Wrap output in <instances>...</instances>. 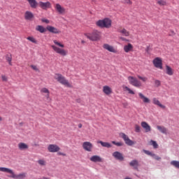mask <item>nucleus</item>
I'll list each match as a JSON object with an SVG mask.
<instances>
[{
    "instance_id": "4468645a",
    "label": "nucleus",
    "mask_w": 179,
    "mask_h": 179,
    "mask_svg": "<svg viewBox=\"0 0 179 179\" xmlns=\"http://www.w3.org/2000/svg\"><path fill=\"white\" fill-rule=\"evenodd\" d=\"M90 160L93 162V163H101L103 162V159L99 155H93L90 158Z\"/></svg>"
},
{
    "instance_id": "393cba45",
    "label": "nucleus",
    "mask_w": 179,
    "mask_h": 179,
    "mask_svg": "<svg viewBox=\"0 0 179 179\" xmlns=\"http://www.w3.org/2000/svg\"><path fill=\"white\" fill-rule=\"evenodd\" d=\"M28 2L31 8H32L33 9H36V8H37V6L38 5L36 0H28Z\"/></svg>"
},
{
    "instance_id": "de8ad7c7",
    "label": "nucleus",
    "mask_w": 179,
    "mask_h": 179,
    "mask_svg": "<svg viewBox=\"0 0 179 179\" xmlns=\"http://www.w3.org/2000/svg\"><path fill=\"white\" fill-rule=\"evenodd\" d=\"M155 84L156 85V86H157V87H159V86H160V85H161L160 80H156L155 81Z\"/></svg>"
},
{
    "instance_id": "58836bf2",
    "label": "nucleus",
    "mask_w": 179,
    "mask_h": 179,
    "mask_svg": "<svg viewBox=\"0 0 179 179\" xmlns=\"http://www.w3.org/2000/svg\"><path fill=\"white\" fill-rule=\"evenodd\" d=\"M41 92H42V93H47V97H50V91L48 90V89L47 88H43Z\"/></svg>"
},
{
    "instance_id": "e433bc0d",
    "label": "nucleus",
    "mask_w": 179,
    "mask_h": 179,
    "mask_svg": "<svg viewBox=\"0 0 179 179\" xmlns=\"http://www.w3.org/2000/svg\"><path fill=\"white\" fill-rule=\"evenodd\" d=\"M157 3H159L160 6H166V5H167V3L164 0H159L157 1Z\"/></svg>"
},
{
    "instance_id": "2eb2a0df",
    "label": "nucleus",
    "mask_w": 179,
    "mask_h": 179,
    "mask_svg": "<svg viewBox=\"0 0 179 179\" xmlns=\"http://www.w3.org/2000/svg\"><path fill=\"white\" fill-rule=\"evenodd\" d=\"M103 48H104V50H107L110 52H117V50L114 48V47L110 45L108 43H104L103 45Z\"/></svg>"
},
{
    "instance_id": "cd10ccee",
    "label": "nucleus",
    "mask_w": 179,
    "mask_h": 179,
    "mask_svg": "<svg viewBox=\"0 0 179 179\" xmlns=\"http://www.w3.org/2000/svg\"><path fill=\"white\" fill-rule=\"evenodd\" d=\"M97 143H100V145H101L103 148H111V144H110V143H108V142H103L101 141H97Z\"/></svg>"
},
{
    "instance_id": "f3484780",
    "label": "nucleus",
    "mask_w": 179,
    "mask_h": 179,
    "mask_svg": "<svg viewBox=\"0 0 179 179\" xmlns=\"http://www.w3.org/2000/svg\"><path fill=\"white\" fill-rule=\"evenodd\" d=\"M103 92L105 94L108 96L113 93V90H111V87H110L109 86L105 85L103 87Z\"/></svg>"
},
{
    "instance_id": "6e6d98bb",
    "label": "nucleus",
    "mask_w": 179,
    "mask_h": 179,
    "mask_svg": "<svg viewBox=\"0 0 179 179\" xmlns=\"http://www.w3.org/2000/svg\"><path fill=\"white\" fill-rule=\"evenodd\" d=\"M124 179H131V178H125Z\"/></svg>"
},
{
    "instance_id": "9b49d317",
    "label": "nucleus",
    "mask_w": 179,
    "mask_h": 179,
    "mask_svg": "<svg viewBox=\"0 0 179 179\" xmlns=\"http://www.w3.org/2000/svg\"><path fill=\"white\" fill-rule=\"evenodd\" d=\"M38 6L41 8V9H43L44 10H47L48 9H49V8H51V3H50V1H47V2L40 1L38 3Z\"/></svg>"
},
{
    "instance_id": "dca6fc26",
    "label": "nucleus",
    "mask_w": 179,
    "mask_h": 179,
    "mask_svg": "<svg viewBox=\"0 0 179 179\" xmlns=\"http://www.w3.org/2000/svg\"><path fill=\"white\" fill-rule=\"evenodd\" d=\"M141 127L145 129V132H150V131H152V127H150V125L146 122H142Z\"/></svg>"
},
{
    "instance_id": "6ab92c4d",
    "label": "nucleus",
    "mask_w": 179,
    "mask_h": 179,
    "mask_svg": "<svg viewBox=\"0 0 179 179\" xmlns=\"http://www.w3.org/2000/svg\"><path fill=\"white\" fill-rule=\"evenodd\" d=\"M34 17V15H33V13L30 11H26L24 13V19L26 20H31Z\"/></svg>"
},
{
    "instance_id": "c85d7f7f",
    "label": "nucleus",
    "mask_w": 179,
    "mask_h": 179,
    "mask_svg": "<svg viewBox=\"0 0 179 179\" xmlns=\"http://www.w3.org/2000/svg\"><path fill=\"white\" fill-rule=\"evenodd\" d=\"M36 30L37 31H39L40 33H45V31H47V29L45 28H44V27H43L41 25L36 26Z\"/></svg>"
},
{
    "instance_id": "4be33fe9",
    "label": "nucleus",
    "mask_w": 179,
    "mask_h": 179,
    "mask_svg": "<svg viewBox=\"0 0 179 179\" xmlns=\"http://www.w3.org/2000/svg\"><path fill=\"white\" fill-rule=\"evenodd\" d=\"M153 104H155V106H159L161 108H166V106H164L163 104L160 103V101L157 100L156 98H153L152 99Z\"/></svg>"
},
{
    "instance_id": "4c0bfd02",
    "label": "nucleus",
    "mask_w": 179,
    "mask_h": 179,
    "mask_svg": "<svg viewBox=\"0 0 179 179\" xmlns=\"http://www.w3.org/2000/svg\"><path fill=\"white\" fill-rule=\"evenodd\" d=\"M124 90H127L129 94H135V92L127 86L124 87Z\"/></svg>"
},
{
    "instance_id": "9d476101",
    "label": "nucleus",
    "mask_w": 179,
    "mask_h": 179,
    "mask_svg": "<svg viewBox=\"0 0 179 179\" xmlns=\"http://www.w3.org/2000/svg\"><path fill=\"white\" fill-rule=\"evenodd\" d=\"M83 148L87 152H92L93 144L89 141H85L83 143Z\"/></svg>"
},
{
    "instance_id": "1a4fd4ad",
    "label": "nucleus",
    "mask_w": 179,
    "mask_h": 179,
    "mask_svg": "<svg viewBox=\"0 0 179 179\" xmlns=\"http://www.w3.org/2000/svg\"><path fill=\"white\" fill-rule=\"evenodd\" d=\"M153 64L155 68H159V69H163V61L160 57H156L153 60Z\"/></svg>"
},
{
    "instance_id": "aec40b11",
    "label": "nucleus",
    "mask_w": 179,
    "mask_h": 179,
    "mask_svg": "<svg viewBox=\"0 0 179 179\" xmlns=\"http://www.w3.org/2000/svg\"><path fill=\"white\" fill-rule=\"evenodd\" d=\"M55 9L59 13H60V15H62V13H65V8L61 6L59 3L56 4Z\"/></svg>"
},
{
    "instance_id": "7c9ffc66",
    "label": "nucleus",
    "mask_w": 179,
    "mask_h": 179,
    "mask_svg": "<svg viewBox=\"0 0 179 179\" xmlns=\"http://www.w3.org/2000/svg\"><path fill=\"white\" fill-rule=\"evenodd\" d=\"M6 59L8 62L9 65L12 66V55H6Z\"/></svg>"
},
{
    "instance_id": "a18cd8bd",
    "label": "nucleus",
    "mask_w": 179,
    "mask_h": 179,
    "mask_svg": "<svg viewBox=\"0 0 179 179\" xmlns=\"http://www.w3.org/2000/svg\"><path fill=\"white\" fill-rule=\"evenodd\" d=\"M124 3H127L128 5H132V1L131 0H124Z\"/></svg>"
},
{
    "instance_id": "f03ea898",
    "label": "nucleus",
    "mask_w": 179,
    "mask_h": 179,
    "mask_svg": "<svg viewBox=\"0 0 179 179\" xmlns=\"http://www.w3.org/2000/svg\"><path fill=\"white\" fill-rule=\"evenodd\" d=\"M84 36L90 40V41H99L101 38V32L97 30H94L91 33H85Z\"/></svg>"
},
{
    "instance_id": "20e7f679",
    "label": "nucleus",
    "mask_w": 179,
    "mask_h": 179,
    "mask_svg": "<svg viewBox=\"0 0 179 179\" xmlns=\"http://www.w3.org/2000/svg\"><path fill=\"white\" fill-rule=\"evenodd\" d=\"M55 79L59 82V83H61V85H64V86H66L67 87H72V85L69 83V81L66 80L62 74L56 73L54 76Z\"/></svg>"
},
{
    "instance_id": "f704fd0d",
    "label": "nucleus",
    "mask_w": 179,
    "mask_h": 179,
    "mask_svg": "<svg viewBox=\"0 0 179 179\" xmlns=\"http://www.w3.org/2000/svg\"><path fill=\"white\" fill-rule=\"evenodd\" d=\"M38 164L40 166H47V162H45L44 159H39L38 160Z\"/></svg>"
},
{
    "instance_id": "a878e982",
    "label": "nucleus",
    "mask_w": 179,
    "mask_h": 179,
    "mask_svg": "<svg viewBox=\"0 0 179 179\" xmlns=\"http://www.w3.org/2000/svg\"><path fill=\"white\" fill-rule=\"evenodd\" d=\"M157 129L162 134H164L165 135H167V129L164 127V126H157Z\"/></svg>"
},
{
    "instance_id": "412c9836",
    "label": "nucleus",
    "mask_w": 179,
    "mask_h": 179,
    "mask_svg": "<svg viewBox=\"0 0 179 179\" xmlns=\"http://www.w3.org/2000/svg\"><path fill=\"white\" fill-rule=\"evenodd\" d=\"M18 149H20V150H26L29 149V145L24 143H19Z\"/></svg>"
},
{
    "instance_id": "72a5a7b5",
    "label": "nucleus",
    "mask_w": 179,
    "mask_h": 179,
    "mask_svg": "<svg viewBox=\"0 0 179 179\" xmlns=\"http://www.w3.org/2000/svg\"><path fill=\"white\" fill-rule=\"evenodd\" d=\"M150 145L153 146L154 149H157L159 148V145L157 144V143L153 140L150 141Z\"/></svg>"
},
{
    "instance_id": "4d7b16f0",
    "label": "nucleus",
    "mask_w": 179,
    "mask_h": 179,
    "mask_svg": "<svg viewBox=\"0 0 179 179\" xmlns=\"http://www.w3.org/2000/svg\"><path fill=\"white\" fill-rule=\"evenodd\" d=\"M124 106H128V103H124Z\"/></svg>"
},
{
    "instance_id": "09e8293b",
    "label": "nucleus",
    "mask_w": 179,
    "mask_h": 179,
    "mask_svg": "<svg viewBox=\"0 0 179 179\" xmlns=\"http://www.w3.org/2000/svg\"><path fill=\"white\" fill-rule=\"evenodd\" d=\"M41 22H43V23H46L47 24H48V23H50V21L48 19H45V18H43L41 20Z\"/></svg>"
},
{
    "instance_id": "13d9d810",
    "label": "nucleus",
    "mask_w": 179,
    "mask_h": 179,
    "mask_svg": "<svg viewBox=\"0 0 179 179\" xmlns=\"http://www.w3.org/2000/svg\"><path fill=\"white\" fill-rule=\"evenodd\" d=\"M2 121V117H0V122Z\"/></svg>"
},
{
    "instance_id": "79ce46f5",
    "label": "nucleus",
    "mask_w": 179,
    "mask_h": 179,
    "mask_svg": "<svg viewBox=\"0 0 179 179\" xmlns=\"http://www.w3.org/2000/svg\"><path fill=\"white\" fill-rule=\"evenodd\" d=\"M135 131L136 132H141V126L136 124L135 125Z\"/></svg>"
},
{
    "instance_id": "2f4dec72",
    "label": "nucleus",
    "mask_w": 179,
    "mask_h": 179,
    "mask_svg": "<svg viewBox=\"0 0 179 179\" xmlns=\"http://www.w3.org/2000/svg\"><path fill=\"white\" fill-rule=\"evenodd\" d=\"M171 164L176 169H179V161H171Z\"/></svg>"
},
{
    "instance_id": "a19ab883",
    "label": "nucleus",
    "mask_w": 179,
    "mask_h": 179,
    "mask_svg": "<svg viewBox=\"0 0 179 179\" xmlns=\"http://www.w3.org/2000/svg\"><path fill=\"white\" fill-rule=\"evenodd\" d=\"M138 78L143 82H146L148 80V78H146V77H142L141 76H138Z\"/></svg>"
},
{
    "instance_id": "5701e85b",
    "label": "nucleus",
    "mask_w": 179,
    "mask_h": 179,
    "mask_svg": "<svg viewBox=\"0 0 179 179\" xmlns=\"http://www.w3.org/2000/svg\"><path fill=\"white\" fill-rule=\"evenodd\" d=\"M138 96L141 100H143V103H150V99H149L148 97L145 96L143 94L139 92Z\"/></svg>"
},
{
    "instance_id": "39448f33",
    "label": "nucleus",
    "mask_w": 179,
    "mask_h": 179,
    "mask_svg": "<svg viewBox=\"0 0 179 179\" xmlns=\"http://www.w3.org/2000/svg\"><path fill=\"white\" fill-rule=\"evenodd\" d=\"M128 80L129 83L132 86H134V87H141V86H142V83H141V81L138 80V79L134 76H129Z\"/></svg>"
},
{
    "instance_id": "7ed1b4c3",
    "label": "nucleus",
    "mask_w": 179,
    "mask_h": 179,
    "mask_svg": "<svg viewBox=\"0 0 179 179\" xmlns=\"http://www.w3.org/2000/svg\"><path fill=\"white\" fill-rule=\"evenodd\" d=\"M113 21L109 18H104L103 20H99L96 22V24L98 27L101 29H110Z\"/></svg>"
},
{
    "instance_id": "37998d69",
    "label": "nucleus",
    "mask_w": 179,
    "mask_h": 179,
    "mask_svg": "<svg viewBox=\"0 0 179 179\" xmlns=\"http://www.w3.org/2000/svg\"><path fill=\"white\" fill-rule=\"evenodd\" d=\"M112 143H113V145H115L116 146H122V143H121V142L117 143V142H115V141H112Z\"/></svg>"
},
{
    "instance_id": "8fccbe9b",
    "label": "nucleus",
    "mask_w": 179,
    "mask_h": 179,
    "mask_svg": "<svg viewBox=\"0 0 179 179\" xmlns=\"http://www.w3.org/2000/svg\"><path fill=\"white\" fill-rule=\"evenodd\" d=\"M31 68L34 69V71H38V68H37V66L31 65Z\"/></svg>"
},
{
    "instance_id": "ea45409f",
    "label": "nucleus",
    "mask_w": 179,
    "mask_h": 179,
    "mask_svg": "<svg viewBox=\"0 0 179 179\" xmlns=\"http://www.w3.org/2000/svg\"><path fill=\"white\" fill-rule=\"evenodd\" d=\"M143 152H144V153H145V155H148V156H151V157L152 156H155V154L150 152V151H149V150H143Z\"/></svg>"
},
{
    "instance_id": "3c124183",
    "label": "nucleus",
    "mask_w": 179,
    "mask_h": 179,
    "mask_svg": "<svg viewBox=\"0 0 179 179\" xmlns=\"http://www.w3.org/2000/svg\"><path fill=\"white\" fill-rule=\"evenodd\" d=\"M57 155H59V156H66V154L61 152H58Z\"/></svg>"
},
{
    "instance_id": "0eeeda50",
    "label": "nucleus",
    "mask_w": 179,
    "mask_h": 179,
    "mask_svg": "<svg viewBox=\"0 0 179 179\" xmlns=\"http://www.w3.org/2000/svg\"><path fill=\"white\" fill-rule=\"evenodd\" d=\"M120 136L122 138V139L124 141L126 145H128V146H132V145H135V142H134L132 140L129 139V137L124 133H120Z\"/></svg>"
},
{
    "instance_id": "603ef678",
    "label": "nucleus",
    "mask_w": 179,
    "mask_h": 179,
    "mask_svg": "<svg viewBox=\"0 0 179 179\" xmlns=\"http://www.w3.org/2000/svg\"><path fill=\"white\" fill-rule=\"evenodd\" d=\"M120 40L122 41H127V38H124V37H120Z\"/></svg>"
},
{
    "instance_id": "864d4df0",
    "label": "nucleus",
    "mask_w": 179,
    "mask_h": 179,
    "mask_svg": "<svg viewBox=\"0 0 179 179\" xmlns=\"http://www.w3.org/2000/svg\"><path fill=\"white\" fill-rule=\"evenodd\" d=\"M82 127H83L82 124L80 123V124H78V128H82Z\"/></svg>"
},
{
    "instance_id": "c9c22d12",
    "label": "nucleus",
    "mask_w": 179,
    "mask_h": 179,
    "mask_svg": "<svg viewBox=\"0 0 179 179\" xmlns=\"http://www.w3.org/2000/svg\"><path fill=\"white\" fill-rule=\"evenodd\" d=\"M53 43H54V44H55V45H58V47H61V48H64V47H65V45H64V44L58 42L57 40H54Z\"/></svg>"
},
{
    "instance_id": "5fc2aeb1",
    "label": "nucleus",
    "mask_w": 179,
    "mask_h": 179,
    "mask_svg": "<svg viewBox=\"0 0 179 179\" xmlns=\"http://www.w3.org/2000/svg\"><path fill=\"white\" fill-rule=\"evenodd\" d=\"M82 44H85V41H81Z\"/></svg>"
},
{
    "instance_id": "ddd939ff",
    "label": "nucleus",
    "mask_w": 179,
    "mask_h": 179,
    "mask_svg": "<svg viewBox=\"0 0 179 179\" xmlns=\"http://www.w3.org/2000/svg\"><path fill=\"white\" fill-rule=\"evenodd\" d=\"M47 30L50 31V33H53V34H59L61 33V31L56 27H54L52 26H48L46 27Z\"/></svg>"
},
{
    "instance_id": "b1692460",
    "label": "nucleus",
    "mask_w": 179,
    "mask_h": 179,
    "mask_svg": "<svg viewBox=\"0 0 179 179\" xmlns=\"http://www.w3.org/2000/svg\"><path fill=\"white\" fill-rule=\"evenodd\" d=\"M129 165L131 167H134L135 170H138V166H139V162H138V160L134 159L132 160L130 163Z\"/></svg>"
},
{
    "instance_id": "6e6552de",
    "label": "nucleus",
    "mask_w": 179,
    "mask_h": 179,
    "mask_svg": "<svg viewBox=\"0 0 179 179\" xmlns=\"http://www.w3.org/2000/svg\"><path fill=\"white\" fill-rule=\"evenodd\" d=\"M48 150L50 153H57V152H59V150H61V148L57 145L50 144L48 146Z\"/></svg>"
},
{
    "instance_id": "a211bd4d",
    "label": "nucleus",
    "mask_w": 179,
    "mask_h": 179,
    "mask_svg": "<svg viewBox=\"0 0 179 179\" xmlns=\"http://www.w3.org/2000/svg\"><path fill=\"white\" fill-rule=\"evenodd\" d=\"M117 32L123 34L125 37H128L129 36V31L122 27H120L117 29Z\"/></svg>"
},
{
    "instance_id": "f8f14e48",
    "label": "nucleus",
    "mask_w": 179,
    "mask_h": 179,
    "mask_svg": "<svg viewBox=\"0 0 179 179\" xmlns=\"http://www.w3.org/2000/svg\"><path fill=\"white\" fill-rule=\"evenodd\" d=\"M112 156L116 159V160H120V162H122L124 160V155H122V153L115 151L112 154Z\"/></svg>"
},
{
    "instance_id": "bb28decb",
    "label": "nucleus",
    "mask_w": 179,
    "mask_h": 179,
    "mask_svg": "<svg viewBox=\"0 0 179 179\" xmlns=\"http://www.w3.org/2000/svg\"><path fill=\"white\" fill-rule=\"evenodd\" d=\"M133 48L134 46H132V44L128 43V45L124 46V51L126 52H129V51H132Z\"/></svg>"
},
{
    "instance_id": "423d86ee",
    "label": "nucleus",
    "mask_w": 179,
    "mask_h": 179,
    "mask_svg": "<svg viewBox=\"0 0 179 179\" xmlns=\"http://www.w3.org/2000/svg\"><path fill=\"white\" fill-rule=\"evenodd\" d=\"M51 48L55 52H57V54H59V55H62V57H65L68 54V51L65 50L64 49L59 48L55 45H52Z\"/></svg>"
},
{
    "instance_id": "49530a36",
    "label": "nucleus",
    "mask_w": 179,
    "mask_h": 179,
    "mask_svg": "<svg viewBox=\"0 0 179 179\" xmlns=\"http://www.w3.org/2000/svg\"><path fill=\"white\" fill-rule=\"evenodd\" d=\"M1 79L3 82H8V77L6 76H1Z\"/></svg>"
},
{
    "instance_id": "bf43d9fd",
    "label": "nucleus",
    "mask_w": 179,
    "mask_h": 179,
    "mask_svg": "<svg viewBox=\"0 0 179 179\" xmlns=\"http://www.w3.org/2000/svg\"><path fill=\"white\" fill-rule=\"evenodd\" d=\"M27 1H29V0H27Z\"/></svg>"
},
{
    "instance_id": "c756f323",
    "label": "nucleus",
    "mask_w": 179,
    "mask_h": 179,
    "mask_svg": "<svg viewBox=\"0 0 179 179\" xmlns=\"http://www.w3.org/2000/svg\"><path fill=\"white\" fill-rule=\"evenodd\" d=\"M166 73L167 75H169V76H173V69L169 66H166Z\"/></svg>"
},
{
    "instance_id": "473e14b6",
    "label": "nucleus",
    "mask_w": 179,
    "mask_h": 179,
    "mask_svg": "<svg viewBox=\"0 0 179 179\" xmlns=\"http://www.w3.org/2000/svg\"><path fill=\"white\" fill-rule=\"evenodd\" d=\"M27 39H28L29 41H31V43H34V44H37V40L33 36H28Z\"/></svg>"
},
{
    "instance_id": "f257e3e1",
    "label": "nucleus",
    "mask_w": 179,
    "mask_h": 179,
    "mask_svg": "<svg viewBox=\"0 0 179 179\" xmlns=\"http://www.w3.org/2000/svg\"><path fill=\"white\" fill-rule=\"evenodd\" d=\"M0 171L2 173H8V174H11L10 176V178H14V179H23L26 178V173H20L18 175L15 174V172H13V170L9 169V168H5V167H0Z\"/></svg>"
},
{
    "instance_id": "c03bdc74",
    "label": "nucleus",
    "mask_w": 179,
    "mask_h": 179,
    "mask_svg": "<svg viewBox=\"0 0 179 179\" xmlns=\"http://www.w3.org/2000/svg\"><path fill=\"white\" fill-rule=\"evenodd\" d=\"M152 157H153L154 159H155V160H161V157H159V156L156 155V154H154V155L152 156Z\"/></svg>"
}]
</instances>
